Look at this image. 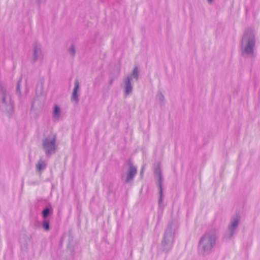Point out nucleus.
Listing matches in <instances>:
<instances>
[{
    "label": "nucleus",
    "instance_id": "13",
    "mask_svg": "<svg viewBox=\"0 0 260 260\" xmlns=\"http://www.w3.org/2000/svg\"><path fill=\"white\" fill-rule=\"evenodd\" d=\"M60 113L61 111L59 107L56 105H54L52 113L53 117L55 119H59L60 116Z\"/></svg>",
    "mask_w": 260,
    "mask_h": 260
},
{
    "label": "nucleus",
    "instance_id": "10",
    "mask_svg": "<svg viewBox=\"0 0 260 260\" xmlns=\"http://www.w3.org/2000/svg\"><path fill=\"white\" fill-rule=\"evenodd\" d=\"M131 76H126L123 78V83L124 85V93L125 95H128L133 91V86L131 83Z\"/></svg>",
    "mask_w": 260,
    "mask_h": 260
},
{
    "label": "nucleus",
    "instance_id": "12",
    "mask_svg": "<svg viewBox=\"0 0 260 260\" xmlns=\"http://www.w3.org/2000/svg\"><path fill=\"white\" fill-rule=\"evenodd\" d=\"M53 213V209L51 206L46 207L42 211V216L44 219Z\"/></svg>",
    "mask_w": 260,
    "mask_h": 260
},
{
    "label": "nucleus",
    "instance_id": "16",
    "mask_svg": "<svg viewBox=\"0 0 260 260\" xmlns=\"http://www.w3.org/2000/svg\"><path fill=\"white\" fill-rule=\"evenodd\" d=\"M42 224L45 231H49L50 228L49 220L47 219H44V220L42 221Z\"/></svg>",
    "mask_w": 260,
    "mask_h": 260
},
{
    "label": "nucleus",
    "instance_id": "11",
    "mask_svg": "<svg viewBox=\"0 0 260 260\" xmlns=\"http://www.w3.org/2000/svg\"><path fill=\"white\" fill-rule=\"evenodd\" d=\"M79 88V83L78 79H76L74 82V88L73 89L72 95L71 96V101L78 103L79 101L78 90Z\"/></svg>",
    "mask_w": 260,
    "mask_h": 260
},
{
    "label": "nucleus",
    "instance_id": "4",
    "mask_svg": "<svg viewBox=\"0 0 260 260\" xmlns=\"http://www.w3.org/2000/svg\"><path fill=\"white\" fill-rule=\"evenodd\" d=\"M0 108L9 116L12 115L14 110V103L10 93L3 83H0Z\"/></svg>",
    "mask_w": 260,
    "mask_h": 260
},
{
    "label": "nucleus",
    "instance_id": "23",
    "mask_svg": "<svg viewBox=\"0 0 260 260\" xmlns=\"http://www.w3.org/2000/svg\"><path fill=\"white\" fill-rule=\"evenodd\" d=\"M119 72H120V69L119 68L118 69V75H117V76L119 75Z\"/></svg>",
    "mask_w": 260,
    "mask_h": 260
},
{
    "label": "nucleus",
    "instance_id": "1",
    "mask_svg": "<svg viewBox=\"0 0 260 260\" xmlns=\"http://www.w3.org/2000/svg\"><path fill=\"white\" fill-rule=\"evenodd\" d=\"M217 238L218 232L216 230L212 229L206 232L199 242V252L204 255L210 254L215 246Z\"/></svg>",
    "mask_w": 260,
    "mask_h": 260
},
{
    "label": "nucleus",
    "instance_id": "18",
    "mask_svg": "<svg viewBox=\"0 0 260 260\" xmlns=\"http://www.w3.org/2000/svg\"><path fill=\"white\" fill-rule=\"evenodd\" d=\"M20 83H21V79H20L17 82L16 90V94H18L19 96L21 95Z\"/></svg>",
    "mask_w": 260,
    "mask_h": 260
},
{
    "label": "nucleus",
    "instance_id": "8",
    "mask_svg": "<svg viewBox=\"0 0 260 260\" xmlns=\"http://www.w3.org/2000/svg\"><path fill=\"white\" fill-rule=\"evenodd\" d=\"M43 59V54L42 50V46L38 43H35L33 44L32 63H34L38 60L41 61Z\"/></svg>",
    "mask_w": 260,
    "mask_h": 260
},
{
    "label": "nucleus",
    "instance_id": "7",
    "mask_svg": "<svg viewBox=\"0 0 260 260\" xmlns=\"http://www.w3.org/2000/svg\"><path fill=\"white\" fill-rule=\"evenodd\" d=\"M240 221V217L237 215L231 219V224L228 226L225 237L229 239L231 238L235 234Z\"/></svg>",
    "mask_w": 260,
    "mask_h": 260
},
{
    "label": "nucleus",
    "instance_id": "5",
    "mask_svg": "<svg viewBox=\"0 0 260 260\" xmlns=\"http://www.w3.org/2000/svg\"><path fill=\"white\" fill-rule=\"evenodd\" d=\"M56 139V136L54 134H51L42 139V148L47 157H50L56 153L57 148Z\"/></svg>",
    "mask_w": 260,
    "mask_h": 260
},
{
    "label": "nucleus",
    "instance_id": "15",
    "mask_svg": "<svg viewBox=\"0 0 260 260\" xmlns=\"http://www.w3.org/2000/svg\"><path fill=\"white\" fill-rule=\"evenodd\" d=\"M126 76H131L132 77V79L133 78H134V79H136V80H138V79H139V70H138V67H135L134 68L131 75H127Z\"/></svg>",
    "mask_w": 260,
    "mask_h": 260
},
{
    "label": "nucleus",
    "instance_id": "22",
    "mask_svg": "<svg viewBox=\"0 0 260 260\" xmlns=\"http://www.w3.org/2000/svg\"><path fill=\"white\" fill-rule=\"evenodd\" d=\"M213 0H208V3H211Z\"/></svg>",
    "mask_w": 260,
    "mask_h": 260
},
{
    "label": "nucleus",
    "instance_id": "21",
    "mask_svg": "<svg viewBox=\"0 0 260 260\" xmlns=\"http://www.w3.org/2000/svg\"><path fill=\"white\" fill-rule=\"evenodd\" d=\"M114 79H111L109 82L110 85H112L113 83Z\"/></svg>",
    "mask_w": 260,
    "mask_h": 260
},
{
    "label": "nucleus",
    "instance_id": "3",
    "mask_svg": "<svg viewBox=\"0 0 260 260\" xmlns=\"http://www.w3.org/2000/svg\"><path fill=\"white\" fill-rule=\"evenodd\" d=\"M255 45V34L251 29H247L244 31L241 42L242 55H253Z\"/></svg>",
    "mask_w": 260,
    "mask_h": 260
},
{
    "label": "nucleus",
    "instance_id": "9",
    "mask_svg": "<svg viewBox=\"0 0 260 260\" xmlns=\"http://www.w3.org/2000/svg\"><path fill=\"white\" fill-rule=\"evenodd\" d=\"M128 166L129 168L127 170V173L124 179V183L126 184L131 182L134 179L137 173V168L131 161L128 162Z\"/></svg>",
    "mask_w": 260,
    "mask_h": 260
},
{
    "label": "nucleus",
    "instance_id": "19",
    "mask_svg": "<svg viewBox=\"0 0 260 260\" xmlns=\"http://www.w3.org/2000/svg\"><path fill=\"white\" fill-rule=\"evenodd\" d=\"M156 98L160 102H162L165 99L163 94L160 92H157Z\"/></svg>",
    "mask_w": 260,
    "mask_h": 260
},
{
    "label": "nucleus",
    "instance_id": "14",
    "mask_svg": "<svg viewBox=\"0 0 260 260\" xmlns=\"http://www.w3.org/2000/svg\"><path fill=\"white\" fill-rule=\"evenodd\" d=\"M46 167V164L45 161H44L43 160H42V159H40L37 164L36 165V168H37V169L39 171H41L42 170H44V169H45Z\"/></svg>",
    "mask_w": 260,
    "mask_h": 260
},
{
    "label": "nucleus",
    "instance_id": "17",
    "mask_svg": "<svg viewBox=\"0 0 260 260\" xmlns=\"http://www.w3.org/2000/svg\"><path fill=\"white\" fill-rule=\"evenodd\" d=\"M69 53L71 55L72 57H74L76 54V49L75 46L72 44L68 49Z\"/></svg>",
    "mask_w": 260,
    "mask_h": 260
},
{
    "label": "nucleus",
    "instance_id": "6",
    "mask_svg": "<svg viewBox=\"0 0 260 260\" xmlns=\"http://www.w3.org/2000/svg\"><path fill=\"white\" fill-rule=\"evenodd\" d=\"M154 176L157 180V184L159 189V198L158 199V205L159 206H161L162 203V176L161 174V170L160 166L158 165L154 169Z\"/></svg>",
    "mask_w": 260,
    "mask_h": 260
},
{
    "label": "nucleus",
    "instance_id": "2",
    "mask_svg": "<svg viewBox=\"0 0 260 260\" xmlns=\"http://www.w3.org/2000/svg\"><path fill=\"white\" fill-rule=\"evenodd\" d=\"M178 228L177 221L174 220L170 221L165 231L161 243V247L164 251H170L173 245L174 235Z\"/></svg>",
    "mask_w": 260,
    "mask_h": 260
},
{
    "label": "nucleus",
    "instance_id": "20",
    "mask_svg": "<svg viewBox=\"0 0 260 260\" xmlns=\"http://www.w3.org/2000/svg\"><path fill=\"white\" fill-rule=\"evenodd\" d=\"M46 0H38V2L40 5L44 4Z\"/></svg>",
    "mask_w": 260,
    "mask_h": 260
}]
</instances>
